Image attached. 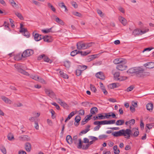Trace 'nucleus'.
I'll list each match as a JSON object with an SVG mask.
<instances>
[{
	"label": "nucleus",
	"mask_w": 154,
	"mask_h": 154,
	"mask_svg": "<svg viewBox=\"0 0 154 154\" xmlns=\"http://www.w3.org/2000/svg\"><path fill=\"white\" fill-rule=\"evenodd\" d=\"M34 51L32 49H27L24 51L21 55L20 54H17L15 58V60H20L22 57L25 58L29 57L32 55Z\"/></svg>",
	"instance_id": "nucleus-1"
},
{
	"label": "nucleus",
	"mask_w": 154,
	"mask_h": 154,
	"mask_svg": "<svg viewBox=\"0 0 154 154\" xmlns=\"http://www.w3.org/2000/svg\"><path fill=\"white\" fill-rule=\"evenodd\" d=\"M136 70L135 75L139 77H143L148 73L144 71L145 70L143 68L140 67H137Z\"/></svg>",
	"instance_id": "nucleus-2"
},
{
	"label": "nucleus",
	"mask_w": 154,
	"mask_h": 154,
	"mask_svg": "<svg viewBox=\"0 0 154 154\" xmlns=\"http://www.w3.org/2000/svg\"><path fill=\"white\" fill-rule=\"evenodd\" d=\"M45 91L46 94L51 98H54L55 97V94L51 90L45 89Z\"/></svg>",
	"instance_id": "nucleus-3"
},
{
	"label": "nucleus",
	"mask_w": 154,
	"mask_h": 154,
	"mask_svg": "<svg viewBox=\"0 0 154 154\" xmlns=\"http://www.w3.org/2000/svg\"><path fill=\"white\" fill-rule=\"evenodd\" d=\"M126 63L125 60L123 61L122 64H120L117 65L116 67V69L119 70L123 71L125 70L127 67V66H125L124 64Z\"/></svg>",
	"instance_id": "nucleus-4"
},
{
	"label": "nucleus",
	"mask_w": 154,
	"mask_h": 154,
	"mask_svg": "<svg viewBox=\"0 0 154 154\" xmlns=\"http://www.w3.org/2000/svg\"><path fill=\"white\" fill-rule=\"evenodd\" d=\"M148 30V29L147 31L146 30L144 31L142 30H140L139 29H136L133 32L132 34L134 36L140 34L142 35L146 33Z\"/></svg>",
	"instance_id": "nucleus-5"
},
{
	"label": "nucleus",
	"mask_w": 154,
	"mask_h": 154,
	"mask_svg": "<svg viewBox=\"0 0 154 154\" xmlns=\"http://www.w3.org/2000/svg\"><path fill=\"white\" fill-rule=\"evenodd\" d=\"M116 120H112L109 121L104 120L100 121V125H104L108 124H112L115 123Z\"/></svg>",
	"instance_id": "nucleus-6"
},
{
	"label": "nucleus",
	"mask_w": 154,
	"mask_h": 154,
	"mask_svg": "<svg viewBox=\"0 0 154 154\" xmlns=\"http://www.w3.org/2000/svg\"><path fill=\"white\" fill-rule=\"evenodd\" d=\"M95 76L97 78L101 80H104L105 78L103 72H100L97 73L95 74Z\"/></svg>",
	"instance_id": "nucleus-7"
},
{
	"label": "nucleus",
	"mask_w": 154,
	"mask_h": 154,
	"mask_svg": "<svg viewBox=\"0 0 154 154\" xmlns=\"http://www.w3.org/2000/svg\"><path fill=\"white\" fill-rule=\"evenodd\" d=\"M43 39L45 42H51L52 41L53 39L51 36L45 35L42 36V39Z\"/></svg>",
	"instance_id": "nucleus-8"
},
{
	"label": "nucleus",
	"mask_w": 154,
	"mask_h": 154,
	"mask_svg": "<svg viewBox=\"0 0 154 154\" xmlns=\"http://www.w3.org/2000/svg\"><path fill=\"white\" fill-rule=\"evenodd\" d=\"M20 140L22 141H27L30 140L29 137L27 135H23L19 137Z\"/></svg>",
	"instance_id": "nucleus-9"
},
{
	"label": "nucleus",
	"mask_w": 154,
	"mask_h": 154,
	"mask_svg": "<svg viewBox=\"0 0 154 154\" xmlns=\"http://www.w3.org/2000/svg\"><path fill=\"white\" fill-rule=\"evenodd\" d=\"M33 32V35L34 36V39L36 41H38L42 39V35L38 33H35Z\"/></svg>",
	"instance_id": "nucleus-10"
},
{
	"label": "nucleus",
	"mask_w": 154,
	"mask_h": 154,
	"mask_svg": "<svg viewBox=\"0 0 154 154\" xmlns=\"http://www.w3.org/2000/svg\"><path fill=\"white\" fill-rule=\"evenodd\" d=\"M76 45L77 48L79 50L86 49L85 43H82L81 42H79L77 43Z\"/></svg>",
	"instance_id": "nucleus-11"
},
{
	"label": "nucleus",
	"mask_w": 154,
	"mask_h": 154,
	"mask_svg": "<svg viewBox=\"0 0 154 154\" xmlns=\"http://www.w3.org/2000/svg\"><path fill=\"white\" fill-rule=\"evenodd\" d=\"M25 148L27 152H30L31 149V144L29 142L26 143L25 144Z\"/></svg>",
	"instance_id": "nucleus-12"
},
{
	"label": "nucleus",
	"mask_w": 154,
	"mask_h": 154,
	"mask_svg": "<svg viewBox=\"0 0 154 154\" xmlns=\"http://www.w3.org/2000/svg\"><path fill=\"white\" fill-rule=\"evenodd\" d=\"M131 132V130L130 129H126L125 130V131L124 132L125 134L126 135L127 134L128 135L127 137H125V138H127V139H128L130 138Z\"/></svg>",
	"instance_id": "nucleus-13"
},
{
	"label": "nucleus",
	"mask_w": 154,
	"mask_h": 154,
	"mask_svg": "<svg viewBox=\"0 0 154 154\" xmlns=\"http://www.w3.org/2000/svg\"><path fill=\"white\" fill-rule=\"evenodd\" d=\"M119 21L124 25H126L127 21V20L123 17L120 16L119 17Z\"/></svg>",
	"instance_id": "nucleus-14"
},
{
	"label": "nucleus",
	"mask_w": 154,
	"mask_h": 154,
	"mask_svg": "<svg viewBox=\"0 0 154 154\" xmlns=\"http://www.w3.org/2000/svg\"><path fill=\"white\" fill-rule=\"evenodd\" d=\"M54 17L55 19V20L57 23L60 24L61 25H63L64 24V22L61 20L57 17L56 16L54 15Z\"/></svg>",
	"instance_id": "nucleus-15"
},
{
	"label": "nucleus",
	"mask_w": 154,
	"mask_h": 154,
	"mask_svg": "<svg viewBox=\"0 0 154 154\" xmlns=\"http://www.w3.org/2000/svg\"><path fill=\"white\" fill-rule=\"evenodd\" d=\"M114 77L115 79L117 80L120 81L123 80V79L120 78V73L119 72H115L114 74Z\"/></svg>",
	"instance_id": "nucleus-16"
},
{
	"label": "nucleus",
	"mask_w": 154,
	"mask_h": 154,
	"mask_svg": "<svg viewBox=\"0 0 154 154\" xmlns=\"http://www.w3.org/2000/svg\"><path fill=\"white\" fill-rule=\"evenodd\" d=\"M144 65L146 66V68L148 69H152L154 67V63L152 62H149L146 63Z\"/></svg>",
	"instance_id": "nucleus-17"
},
{
	"label": "nucleus",
	"mask_w": 154,
	"mask_h": 154,
	"mask_svg": "<svg viewBox=\"0 0 154 154\" xmlns=\"http://www.w3.org/2000/svg\"><path fill=\"white\" fill-rule=\"evenodd\" d=\"M91 126L90 125H87L86 126V128L85 130L82 131L79 134V135H82V134H85L87 133L88 131H90V129H89V128Z\"/></svg>",
	"instance_id": "nucleus-18"
},
{
	"label": "nucleus",
	"mask_w": 154,
	"mask_h": 154,
	"mask_svg": "<svg viewBox=\"0 0 154 154\" xmlns=\"http://www.w3.org/2000/svg\"><path fill=\"white\" fill-rule=\"evenodd\" d=\"M17 68V69L18 71L20 72L27 76L29 75V74L28 72L23 70L22 69L19 67Z\"/></svg>",
	"instance_id": "nucleus-19"
},
{
	"label": "nucleus",
	"mask_w": 154,
	"mask_h": 154,
	"mask_svg": "<svg viewBox=\"0 0 154 154\" xmlns=\"http://www.w3.org/2000/svg\"><path fill=\"white\" fill-rule=\"evenodd\" d=\"M66 139L67 142L69 144H71L73 142L72 139L70 135H68L66 136Z\"/></svg>",
	"instance_id": "nucleus-20"
},
{
	"label": "nucleus",
	"mask_w": 154,
	"mask_h": 154,
	"mask_svg": "<svg viewBox=\"0 0 154 154\" xmlns=\"http://www.w3.org/2000/svg\"><path fill=\"white\" fill-rule=\"evenodd\" d=\"M1 98L6 103L11 104L12 102L11 100L4 96H2Z\"/></svg>",
	"instance_id": "nucleus-21"
},
{
	"label": "nucleus",
	"mask_w": 154,
	"mask_h": 154,
	"mask_svg": "<svg viewBox=\"0 0 154 154\" xmlns=\"http://www.w3.org/2000/svg\"><path fill=\"white\" fill-rule=\"evenodd\" d=\"M137 67H135L134 68H131L129 69L127 72V73H136V70L137 69Z\"/></svg>",
	"instance_id": "nucleus-22"
},
{
	"label": "nucleus",
	"mask_w": 154,
	"mask_h": 154,
	"mask_svg": "<svg viewBox=\"0 0 154 154\" xmlns=\"http://www.w3.org/2000/svg\"><path fill=\"white\" fill-rule=\"evenodd\" d=\"M98 111V109L96 107H93L90 110V112L92 115L95 114Z\"/></svg>",
	"instance_id": "nucleus-23"
},
{
	"label": "nucleus",
	"mask_w": 154,
	"mask_h": 154,
	"mask_svg": "<svg viewBox=\"0 0 154 154\" xmlns=\"http://www.w3.org/2000/svg\"><path fill=\"white\" fill-rule=\"evenodd\" d=\"M125 131V130L122 129L119 131H117L119 137H120L122 136H126V135H125L124 133Z\"/></svg>",
	"instance_id": "nucleus-24"
},
{
	"label": "nucleus",
	"mask_w": 154,
	"mask_h": 154,
	"mask_svg": "<svg viewBox=\"0 0 154 154\" xmlns=\"http://www.w3.org/2000/svg\"><path fill=\"white\" fill-rule=\"evenodd\" d=\"M146 107L148 110L149 111L152 110L153 107V104L151 103H148L147 104Z\"/></svg>",
	"instance_id": "nucleus-25"
},
{
	"label": "nucleus",
	"mask_w": 154,
	"mask_h": 154,
	"mask_svg": "<svg viewBox=\"0 0 154 154\" xmlns=\"http://www.w3.org/2000/svg\"><path fill=\"white\" fill-rule=\"evenodd\" d=\"M125 122L124 120L119 119L117 120L116 122V125H123Z\"/></svg>",
	"instance_id": "nucleus-26"
},
{
	"label": "nucleus",
	"mask_w": 154,
	"mask_h": 154,
	"mask_svg": "<svg viewBox=\"0 0 154 154\" xmlns=\"http://www.w3.org/2000/svg\"><path fill=\"white\" fill-rule=\"evenodd\" d=\"M59 73L60 76L64 79H68V76L66 74L64 73L62 71H60Z\"/></svg>",
	"instance_id": "nucleus-27"
},
{
	"label": "nucleus",
	"mask_w": 154,
	"mask_h": 154,
	"mask_svg": "<svg viewBox=\"0 0 154 154\" xmlns=\"http://www.w3.org/2000/svg\"><path fill=\"white\" fill-rule=\"evenodd\" d=\"M7 137L8 140H14V139L13 134L11 133L8 134Z\"/></svg>",
	"instance_id": "nucleus-28"
},
{
	"label": "nucleus",
	"mask_w": 154,
	"mask_h": 154,
	"mask_svg": "<svg viewBox=\"0 0 154 154\" xmlns=\"http://www.w3.org/2000/svg\"><path fill=\"white\" fill-rule=\"evenodd\" d=\"M134 129L135 130H135V131L133 134V135L135 137H137L139 135V132L138 128H137L136 127L133 128L132 130H134Z\"/></svg>",
	"instance_id": "nucleus-29"
},
{
	"label": "nucleus",
	"mask_w": 154,
	"mask_h": 154,
	"mask_svg": "<svg viewBox=\"0 0 154 154\" xmlns=\"http://www.w3.org/2000/svg\"><path fill=\"white\" fill-rule=\"evenodd\" d=\"M123 60H121L116 58L113 61V63H114L115 64H120V63H122L123 62Z\"/></svg>",
	"instance_id": "nucleus-30"
},
{
	"label": "nucleus",
	"mask_w": 154,
	"mask_h": 154,
	"mask_svg": "<svg viewBox=\"0 0 154 154\" xmlns=\"http://www.w3.org/2000/svg\"><path fill=\"white\" fill-rule=\"evenodd\" d=\"M43 59L45 62L49 63H51L52 62V60L50 59L47 56H46L45 54V56H44Z\"/></svg>",
	"instance_id": "nucleus-31"
},
{
	"label": "nucleus",
	"mask_w": 154,
	"mask_h": 154,
	"mask_svg": "<svg viewBox=\"0 0 154 154\" xmlns=\"http://www.w3.org/2000/svg\"><path fill=\"white\" fill-rule=\"evenodd\" d=\"M75 114L74 112H71L68 115L67 118L65 119V122H66L67 121L69 120L70 118L74 115Z\"/></svg>",
	"instance_id": "nucleus-32"
},
{
	"label": "nucleus",
	"mask_w": 154,
	"mask_h": 154,
	"mask_svg": "<svg viewBox=\"0 0 154 154\" xmlns=\"http://www.w3.org/2000/svg\"><path fill=\"white\" fill-rule=\"evenodd\" d=\"M79 51H78L77 50H76L72 51L71 52L70 55L72 57H74L76 54L79 53Z\"/></svg>",
	"instance_id": "nucleus-33"
},
{
	"label": "nucleus",
	"mask_w": 154,
	"mask_h": 154,
	"mask_svg": "<svg viewBox=\"0 0 154 154\" xmlns=\"http://www.w3.org/2000/svg\"><path fill=\"white\" fill-rule=\"evenodd\" d=\"M79 143H77L78 144L77 147L78 149H80L82 148L83 146L82 145V142L81 139H79Z\"/></svg>",
	"instance_id": "nucleus-34"
},
{
	"label": "nucleus",
	"mask_w": 154,
	"mask_h": 154,
	"mask_svg": "<svg viewBox=\"0 0 154 154\" xmlns=\"http://www.w3.org/2000/svg\"><path fill=\"white\" fill-rule=\"evenodd\" d=\"M15 14L20 20H23L24 19L23 17L20 13L15 12Z\"/></svg>",
	"instance_id": "nucleus-35"
},
{
	"label": "nucleus",
	"mask_w": 154,
	"mask_h": 154,
	"mask_svg": "<svg viewBox=\"0 0 154 154\" xmlns=\"http://www.w3.org/2000/svg\"><path fill=\"white\" fill-rule=\"evenodd\" d=\"M0 149L3 154H6L7 152L6 149L3 146L1 145L0 146Z\"/></svg>",
	"instance_id": "nucleus-36"
},
{
	"label": "nucleus",
	"mask_w": 154,
	"mask_h": 154,
	"mask_svg": "<svg viewBox=\"0 0 154 154\" xmlns=\"http://www.w3.org/2000/svg\"><path fill=\"white\" fill-rule=\"evenodd\" d=\"M117 84H118L116 83H113L109 84V86L111 88H114L118 87V86Z\"/></svg>",
	"instance_id": "nucleus-37"
},
{
	"label": "nucleus",
	"mask_w": 154,
	"mask_h": 154,
	"mask_svg": "<svg viewBox=\"0 0 154 154\" xmlns=\"http://www.w3.org/2000/svg\"><path fill=\"white\" fill-rule=\"evenodd\" d=\"M90 52L89 51H80L79 53L81 54L82 56H85L89 54Z\"/></svg>",
	"instance_id": "nucleus-38"
},
{
	"label": "nucleus",
	"mask_w": 154,
	"mask_h": 154,
	"mask_svg": "<svg viewBox=\"0 0 154 154\" xmlns=\"http://www.w3.org/2000/svg\"><path fill=\"white\" fill-rule=\"evenodd\" d=\"M64 66L67 68H69L70 66V64L71 63L69 61H66L64 62Z\"/></svg>",
	"instance_id": "nucleus-39"
},
{
	"label": "nucleus",
	"mask_w": 154,
	"mask_h": 154,
	"mask_svg": "<svg viewBox=\"0 0 154 154\" xmlns=\"http://www.w3.org/2000/svg\"><path fill=\"white\" fill-rule=\"evenodd\" d=\"M78 68L82 70V71H84L86 69L87 67V66L85 65H79L78 66Z\"/></svg>",
	"instance_id": "nucleus-40"
},
{
	"label": "nucleus",
	"mask_w": 154,
	"mask_h": 154,
	"mask_svg": "<svg viewBox=\"0 0 154 154\" xmlns=\"http://www.w3.org/2000/svg\"><path fill=\"white\" fill-rule=\"evenodd\" d=\"M48 6L54 12L56 11V9L50 3L48 4Z\"/></svg>",
	"instance_id": "nucleus-41"
},
{
	"label": "nucleus",
	"mask_w": 154,
	"mask_h": 154,
	"mask_svg": "<svg viewBox=\"0 0 154 154\" xmlns=\"http://www.w3.org/2000/svg\"><path fill=\"white\" fill-rule=\"evenodd\" d=\"M94 59V55H91L89 56L86 59V60L88 62H89Z\"/></svg>",
	"instance_id": "nucleus-42"
},
{
	"label": "nucleus",
	"mask_w": 154,
	"mask_h": 154,
	"mask_svg": "<svg viewBox=\"0 0 154 154\" xmlns=\"http://www.w3.org/2000/svg\"><path fill=\"white\" fill-rule=\"evenodd\" d=\"M85 44L86 49L91 47L92 45V44H94V43L93 42H91L89 43H85Z\"/></svg>",
	"instance_id": "nucleus-43"
},
{
	"label": "nucleus",
	"mask_w": 154,
	"mask_h": 154,
	"mask_svg": "<svg viewBox=\"0 0 154 154\" xmlns=\"http://www.w3.org/2000/svg\"><path fill=\"white\" fill-rule=\"evenodd\" d=\"M10 2L13 7H17L18 6L16 4L14 0H11L10 1Z\"/></svg>",
	"instance_id": "nucleus-44"
},
{
	"label": "nucleus",
	"mask_w": 154,
	"mask_h": 154,
	"mask_svg": "<svg viewBox=\"0 0 154 154\" xmlns=\"http://www.w3.org/2000/svg\"><path fill=\"white\" fill-rule=\"evenodd\" d=\"M30 78L36 81H38L39 79V77L37 75H31L30 76Z\"/></svg>",
	"instance_id": "nucleus-45"
},
{
	"label": "nucleus",
	"mask_w": 154,
	"mask_h": 154,
	"mask_svg": "<svg viewBox=\"0 0 154 154\" xmlns=\"http://www.w3.org/2000/svg\"><path fill=\"white\" fill-rule=\"evenodd\" d=\"M78 137L77 135L74 136L73 137L72 139L73 141L74 144H76L78 142Z\"/></svg>",
	"instance_id": "nucleus-46"
},
{
	"label": "nucleus",
	"mask_w": 154,
	"mask_h": 154,
	"mask_svg": "<svg viewBox=\"0 0 154 154\" xmlns=\"http://www.w3.org/2000/svg\"><path fill=\"white\" fill-rule=\"evenodd\" d=\"M100 88L101 89L104 94L105 95H107L108 94V92L106 90L104 86H101Z\"/></svg>",
	"instance_id": "nucleus-47"
},
{
	"label": "nucleus",
	"mask_w": 154,
	"mask_h": 154,
	"mask_svg": "<svg viewBox=\"0 0 154 154\" xmlns=\"http://www.w3.org/2000/svg\"><path fill=\"white\" fill-rule=\"evenodd\" d=\"M90 88L91 90L94 93L96 92L97 89L93 85H90Z\"/></svg>",
	"instance_id": "nucleus-48"
},
{
	"label": "nucleus",
	"mask_w": 154,
	"mask_h": 154,
	"mask_svg": "<svg viewBox=\"0 0 154 154\" xmlns=\"http://www.w3.org/2000/svg\"><path fill=\"white\" fill-rule=\"evenodd\" d=\"M82 71L79 68L76 70V74L77 76H79L81 75Z\"/></svg>",
	"instance_id": "nucleus-49"
},
{
	"label": "nucleus",
	"mask_w": 154,
	"mask_h": 154,
	"mask_svg": "<svg viewBox=\"0 0 154 154\" xmlns=\"http://www.w3.org/2000/svg\"><path fill=\"white\" fill-rule=\"evenodd\" d=\"M98 119H105L104 116L102 115V114L100 113L98 114Z\"/></svg>",
	"instance_id": "nucleus-50"
},
{
	"label": "nucleus",
	"mask_w": 154,
	"mask_h": 154,
	"mask_svg": "<svg viewBox=\"0 0 154 154\" xmlns=\"http://www.w3.org/2000/svg\"><path fill=\"white\" fill-rule=\"evenodd\" d=\"M23 35L27 38H29L30 36V33L27 31V30L26 31V32H23Z\"/></svg>",
	"instance_id": "nucleus-51"
},
{
	"label": "nucleus",
	"mask_w": 154,
	"mask_h": 154,
	"mask_svg": "<svg viewBox=\"0 0 154 154\" xmlns=\"http://www.w3.org/2000/svg\"><path fill=\"white\" fill-rule=\"evenodd\" d=\"M81 119V117L79 116H76L75 118V122L77 123H79L80 122Z\"/></svg>",
	"instance_id": "nucleus-52"
},
{
	"label": "nucleus",
	"mask_w": 154,
	"mask_h": 154,
	"mask_svg": "<svg viewBox=\"0 0 154 154\" xmlns=\"http://www.w3.org/2000/svg\"><path fill=\"white\" fill-rule=\"evenodd\" d=\"M134 86L133 85H131L128 87L127 90H126L127 92H129L131 91L132 90L134 89Z\"/></svg>",
	"instance_id": "nucleus-53"
},
{
	"label": "nucleus",
	"mask_w": 154,
	"mask_h": 154,
	"mask_svg": "<svg viewBox=\"0 0 154 154\" xmlns=\"http://www.w3.org/2000/svg\"><path fill=\"white\" fill-rule=\"evenodd\" d=\"M90 146L88 143L86 144L85 145H83L82 149H84V150L87 149Z\"/></svg>",
	"instance_id": "nucleus-54"
},
{
	"label": "nucleus",
	"mask_w": 154,
	"mask_h": 154,
	"mask_svg": "<svg viewBox=\"0 0 154 154\" xmlns=\"http://www.w3.org/2000/svg\"><path fill=\"white\" fill-rule=\"evenodd\" d=\"M97 12L100 17H102L103 16L104 14L101 10L99 9H97Z\"/></svg>",
	"instance_id": "nucleus-55"
},
{
	"label": "nucleus",
	"mask_w": 154,
	"mask_h": 154,
	"mask_svg": "<svg viewBox=\"0 0 154 154\" xmlns=\"http://www.w3.org/2000/svg\"><path fill=\"white\" fill-rule=\"evenodd\" d=\"M9 20H10V22L11 24V27L12 28H14L15 27V25L14 24V21L11 18H9Z\"/></svg>",
	"instance_id": "nucleus-56"
},
{
	"label": "nucleus",
	"mask_w": 154,
	"mask_h": 154,
	"mask_svg": "<svg viewBox=\"0 0 154 154\" xmlns=\"http://www.w3.org/2000/svg\"><path fill=\"white\" fill-rule=\"evenodd\" d=\"M154 48L153 47H149L145 48L143 51V52H144L145 51H149L153 49Z\"/></svg>",
	"instance_id": "nucleus-57"
},
{
	"label": "nucleus",
	"mask_w": 154,
	"mask_h": 154,
	"mask_svg": "<svg viewBox=\"0 0 154 154\" xmlns=\"http://www.w3.org/2000/svg\"><path fill=\"white\" fill-rule=\"evenodd\" d=\"M73 15L79 17H81L82 16L81 14L77 12H73Z\"/></svg>",
	"instance_id": "nucleus-58"
},
{
	"label": "nucleus",
	"mask_w": 154,
	"mask_h": 154,
	"mask_svg": "<svg viewBox=\"0 0 154 154\" xmlns=\"http://www.w3.org/2000/svg\"><path fill=\"white\" fill-rule=\"evenodd\" d=\"M71 3L72 5L75 8H77L78 7V5L76 2L72 1L71 2Z\"/></svg>",
	"instance_id": "nucleus-59"
},
{
	"label": "nucleus",
	"mask_w": 154,
	"mask_h": 154,
	"mask_svg": "<svg viewBox=\"0 0 154 154\" xmlns=\"http://www.w3.org/2000/svg\"><path fill=\"white\" fill-rule=\"evenodd\" d=\"M152 124H148L146 125V127L149 129H151L153 127V125Z\"/></svg>",
	"instance_id": "nucleus-60"
},
{
	"label": "nucleus",
	"mask_w": 154,
	"mask_h": 154,
	"mask_svg": "<svg viewBox=\"0 0 154 154\" xmlns=\"http://www.w3.org/2000/svg\"><path fill=\"white\" fill-rule=\"evenodd\" d=\"M107 137V135L105 134H103L100 135L99 136V139H102L103 138H106Z\"/></svg>",
	"instance_id": "nucleus-61"
},
{
	"label": "nucleus",
	"mask_w": 154,
	"mask_h": 154,
	"mask_svg": "<svg viewBox=\"0 0 154 154\" xmlns=\"http://www.w3.org/2000/svg\"><path fill=\"white\" fill-rule=\"evenodd\" d=\"M44 56H45V54H43L39 55L37 58V60H40L42 59H43Z\"/></svg>",
	"instance_id": "nucleus-62"
},
{
	"label": "nucleus",
	"mask_w": 154,
	"mask_h": 154,
	"mask_svg": "<svg viewBox=\"0 0 154 154\" xmlns=\"http://www.w3.org/2000/svg\"><path fill=\"white\" fill-rule=\"evenodd\" d=\"M140 126L141 129L143 130L144 128V124L142 121H141Z\"/></svg>",
	"instance_id": "nucleus-63"
},
{
	"label": "nucleus",
	"mask_w": 154,
	"mask_h": 154,
	"mask_svg": "<svg viewBox=\"0 0 154 154\" xmlns=\"http://www.w3.org/2000/svg\"><path fill=\"white\" fill-rule=\"evenodd\" d=\"M89 103L87 102H84L82 103H81L82 106L85 107L87 106L88 105Z\"/></svg>",
	"instance_id": "nucleus-64"
}]
</instances>
